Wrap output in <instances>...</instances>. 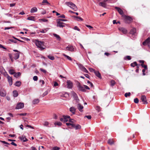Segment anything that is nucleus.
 <instances>
[{
    "instance_id": "35",
    "label": "nucleus",
    "mask_w": 150,
    "mask_h": 150,
    "mask_svg": "<svg viewBox=\"0 0 150 150\" xmlns=\"http://www.w3.org/2000/svg\"><path fill=\"white\" fill-rule=\"evenodd\" d=\"M48 28H47L44 29H42L40 30V32L42 33H45L48 30Z\"/></svg>"
},
{
    "instance_id": "5",
    "label": "nucleus",
    "mask_w": 150,
    "mask_h": 150,
    "mask_svg": "<svg viewBox=\"0 0 150 150\" xmlns=\"http://www.w3.org/2000/svg\"><path fill=\"white\" fill-rule=\"evenodd\" d=\"M141 99L144 104H146L148 103L146 97L145 95H142L141 97Z\"/></svg>"
},
{
    "instance_id": "36",
    "label": "nucleus",
    "mask_w": 150,
    "mask_h": 150,
    "mask_svg": "<svg viewBox=\"0 0 150 150\" xmlns=\"http://www.w3.org/2000/svg\"><path fill=\"white\" fill-rule=\"evenodd\" d=\"M48 58L50 59L53 60L54 59V57L53 56L49 55L47 56Z\"/></svg>"
},
{
    "instance_id": "22",
    "label": "nucleus",
    "mask_w": 150,
    "mask_h": 150,
    "mask_svg": "<svg viewBox=\"0 0 150 150\" xmlns=\"http://www.w3.org/2000/svg\"><path fill=\"white\" fill-rule=\"evenodd\" d=\"M53 35L55 37L57 40H61V38L59 35L55 33H53Z\"/></svg>"
},
{
    "instance_id": "56",
    "label": "nucleus",
    "mask_w": 150,
    "mask_h": 150,
    "mask_svg": "<svg viewBox=\"0 0 150 150\" xmlns=\"http://www.w3.org/2000/svg\"><path fill=\"white\" fill-rule=\"evenodd\" d=\"M64 96L66 97H67V98H68V97H69V93H66L64 95Z\"/></svg>"
},
{
    "instance_id": "25",
    "label": "nucleus",
    "mask_w": 150,
    "mask_h": 150,
    "mask_svg": "<svg viewBox=\"0 0 150 150\" xmlns=\"http://www.w3.org/2000/svg\"><path fill=\"white\" fill-rule=\"evenodd\" d=\"M105 2H101L99 3V5L100 6H102L104 8H105L106 7V4L105 3Z\"/></svg>"
},
{
    "instance_id": "63",
    "label": "nucleus",
    "mask_w": 150,
    "mask_h": 150,
    "mask_svg": "<svg viewBox=\"0 0 150 150\" xmlns=\"http://www.w3.org/2000/svg\"><path fill=\"white\" fill-rule=\"evenodd\" d=\"M5 14L7 16H9V17H12V15L11 14H10V13H5Z\"/></svg>"
},
{
    "instance_id": "4",
    "label": "nucleus",
    "mask_w": 150,
    "mask_h": 150,
    "mask_svg": "<svg viewBox=\"0 0 150 150\" xmlns=\"http://www.w3.org/2000/svg\"><path fill=\"white\" fill-rule=\"evenodd\" d=\"M24 106V103H22L20 102L17 103V104L16 105V106L15 108L16 109H21L23 108Z\"/></svg>"
},
{
    "instance_id": "47",
    "label": "nucleus",
    "mask_w": 150,
    "mask_h": 150,
    "mask_svg": "<svg viewBox=\"0 0 150 150\" xmlns=\"http://www.w3.org/2000/svg\"><path fill=\"white\" fill-rule=\"evenodd\" d=\"M74 100H75L77 103H78L79 100L78 98V96L74 98Z\"/></svg>"
},
{
    "instance_id": "3",
    "label": "nucleus",
    "mask_w": 150,
    "mask_h": 150,
    "mask_svg": "<svg viewBox=\"0 0 150 150\" xmlns=\"http://www.w3.org/2000/svg\"><path fill=\"white\" fill-rule=\"evenodd\" d=\"M143 45L144 46L148 45L150 47V38L149 37L147 38L143 43Z\"/></svg>"
},
{
    "instance_id": "48",
    "label": "nucleus",
    "mask_w": 150,
    "mask_h": 150,
    "mask_svg": "<svg viewBox=\"0 0 150 150\" xmlns=\"http://www.w3.org/2000/svg\"><path fill=\"white\" fill-rule=\"evenodd\" d=\"M131 95V93H130V92H129L128 93H126L125 94V96L126 97H127L128 96H130V95Z\"/></svg>"
},
{
    "instance_id": "14",
    "label": "nucleus",
    "mask_w": 150,
    "mask_h": 150,
    "mask_svg": "<svg viewBox=\"0 0 150 150\" xmlns=\"http://www.w3.org/2000/svg\"><path fill=\"white\" fill-rule=\"evenodd\" d=\"M60 120L62 122H67L68 120V119L66 117V116L63 115V118H61L60 119Z\"/></svg>"
},
{
    "instance_id": "17",
    "label": "nucleus",
    "mask_w": 150,
    "mask_h": 150,
    "mask_svg": "<svg viewBox=\"0 0 150 150\" xmlns=\"http://www.w3.org/2000/svg\"><path fill=\"white\" fill-rule=\"evenodd\" d=\"M6 92L4 90H2L0 91V95L1 96L4 97L6 95Z\"/></svg>"
},
{
    "instance_id": "29",
    "label": "nucleus",
    "mask_w": 150,
    "mask_h": 150,
    "mask_svg": "<svg viewBox=\"0 0 150 150\" xmlns=\"http://www.w3.org/2000/svg\"><path fill=\"white\" fill-rule=\"evenodd\" d=\"M35 18L34 16H31L28 17L27 18V19L28 20H30V21H34Z\"/></svg>"
},
{
    "instance_id": "27",
    "label": "nucleus",
    "mask_w": 150,
    "mask_h": 150,
    "mask_svg": "<svg viewBox=\"0 0 150 150\" xmlns=\"http://www.w3.org/2000/svg\"><path fill=\"white\" fill-rule=\"evenodd\" d=\"M13 95L14 97H17L18 95V91L16 90L14 91L13 92Z\"/></svg>"
},
{
    "instance_id": "7",
    "label": "nucleus",
    "mask_w": 150,
    "mask_h": 150,
    "mask_svg": "<svg viewBox=\"0 0 150 150\" xmlns=\"http://www.w3.org/2000/svg\"><path fill=\"white\" fill-rule=\"evenodd\" d=\"M57 26L59 27L60 28H63L65 26L64 25V23L61 21H57Z\"/></svg>"
},
{
    "instance_id": "15",
    "label": "nucleus",
    "mask_w": 150,
    "mask_h": 150,
    "mask_svg": "<svg viewBox=\"0 0 150 150\" xmlns=\"http://www.w3.org/2000/svg\"><path fill=\"white\" fill-rule=\"evenodd\" d=\"M115 8L117 11L120 15H122L123 14V11L120 8L117 7H115Z\"/></svg>"
},
{
    "instance_id": "51",
    "label": "nucleus",
    "mask_w": 150,
    "mask_h": 150,
    "mask_svg": "<svg viewBox=\"0 0 150 150\" xmlns=\"http://www.w3.org/2000/svg\"><path fill=\"white\" fill-rule=\"evenodd\" d=\"M40 70L45 74H46L47 72V71L46 70L43 69H42L40 68Z\"/></svg>"
},
{
    "instance_id": "21",
    "label": "nucleus",
    "mask_w": 150,
    "mask_h": 150,
    "mask_svg": "<svg viewBox=\"0 0 150 150\" xmlns=\"http://www.w3.org/2000/svg\"><path fill=\"white\" fill-rule=\"evenodd\" d=\"M40 100L39 99H35L33 101V104L35 105L39 103Z\"/></svg>"
},
{
    "instance_id": "52",
    "label": "nucleus",
    "mask_w": 150,
    "mask_h": 150,
    "mask_svg": "<svg viewBox=\"0 0 150 150\" xmlns=\"http://www.w3.org/2000/svg\"><path fill=\"white\" fill-rule=\"evenodd\" d=\"M33 79L34 81H37L38 80V77L37 76H35L33 77Z\"/></svg>"
},
{
    "instance_id": "55",
    "label": "nucleus",
    "mask_w": 150,
    "mask_h": 150,
    "mask_svg": "<svg viewBox=\"0 0 150 150\" xmlns=\"http://www.w3.org/2000/svg\"><path fill=\"white\" fill-rule=\"evenodd\" d=\"M0 142H1V143L5 144H9L7 143V142L4 141H0Z\"/></svg>"
},
{
    "instance_id": "41",
    "label": "nucleus",
    "mask_w": 150,
    "mask_h": 150,
    "mask_svg": "<svg viewBox=\"0 0 150 150\" xmlns=\"http://www.w3.org/2000/svg\"><path fill=\"white\" fill-rule=\"evenodd\" d=\"M74 17L78 19V21L80 20L82 21L83 20V19L80 17L78 16H74Z\"/></svg>"
},
{
    "instance_id": "45",
    "label": "nucleus",
    "mask_w": 150,
    "mask_h": 150,
    "mask_svg": "<svg viewBox=\"0 0 150 150\" xmlns=\"http://www.w3.org/2000/svg\"><path fill=\"white\" fill-rule=\"evenodd\" d=\"M81 70L85 73H88V71L86 69L85 67H84Z\"/></svg>"
},
{
    "instance_id": "23",
    "label": "nucleus",
    "mask_w": 150,
    "mask_h": 150,
    "mask_svg": "<svg viewBox=\"0 0 150 150\" xmlns=\"http://www.w3.org/2000/svg\"><path fill=\"white\" fill-rule=\"evenodd\" d=\"M136 28H133L130 31V33L132 35H134L136 32Z\"/></svg>"
},
{
    "instance_id": "12",
    "label": "nucleus",
    "mask_w": 150,
    "mask_h": 150,
    "mask_svg": "<svg viewBox=\"0 0 150 150\" xmlns=\"http://www.w3.org/2000/svg\"><path fill=\"white\" fill-rule=\"evenodd\" d=\"M10 86H11L13 83V80L12 78L9 76H8L6 78Z\"/></svg>"
},
{
    "instance_id": "60",
    "label": "nucleus",
    "mask_w": 150,
    "mask_h": 150,
    "mask_svg": "<svg viewBox=\"0 0 150 150\" xmlns=\"http://www.w3.org/2000/svg\"><path fill=\"white\" fill-rule=\"evenodd\" d=\"M86 26L88 28L90 29H91L93 28V27L91 25H86Z\"/></svg>"
},
{
    "instance_id": "43",
    "label": "nucleus",
    "mask_w": 150,
    "mask_h": 150,
    "mask_svg": "<svg viewBox=\"0 0 150 150\" xmlns=\"http://www.w3.org/2000/svg\"><path fill=\"white\" fill-rule=\"evenodd\" d=\"M141 65L142 67L144 68L145 69H147V66L146 65H144V63L142 64Z\"/></svg>"
},
{
    "instance_id": "8",
    "label": "nucleus",
    "mask_w": 150,
    "mask_h": 150,
    "mask_svg": "<svg viewBox=\"0 0 150 150\" xmlns=\"http://www.w3.org/2000/svg\"><path fill=\"white\" fill-rule=\"evenodd\" d=\"M77 107L78 109L80 112H82L83 111V107L80 103H78L77 104Z\"/></svg>"
},
{
    "instance_id": "10",
    "label": "nucleus",
    "mask_w": 150,
    "mask_h": 150,
    "mask_svg": "<svg viewBox=\"0 0 150 150\" xmlns=\"http://www.w3.org/2000/svg\"><path fill=\"white\" fill-rule=\"evenodd\" d=\"M119 30L124 34H126L127 32V30L125 28L123 27H120L119 28Z\"/></svg>"
},
{
    "instance_id": "18",
    "label": "nucleus",
    "mask_w": 150,
    "mask_h": 150,
    "mask_svg": "<svg viewBox=\"0 0 150 150\" xmlns=\"http://www.w3.org/2000/svg\"><path fill=\"white\" fill-rule=\"evenodd\" d=\"M14 58L16 60L19 58V55H20V52L16 53L14 54Z\"/></svg>"
},
{
    "instance_id": "19",
    "label": "nucleus",
    "mask_w": 150,
    "mask_h": 150,
    "mask_svg": "<svg viewBox=\"0 0 150 150\" xmlns=\"http://www.w3.org/2000/svg\"><path fill=\"white\" fill-rule=\"evenodd\" d=\"M94 73L100 79L101 78V76L100 73L98 71H96Z\"/></svg>"
},
{
    "instance_id": "59",
    "label": "nucleus",
    "mask_w": 150,
    "mask_h": 150,
    "mask_svg": "<svg viewBox=\"0 0 150 150\" xmlns=\"http://www.w3.org/2000/svg\"><path fill=\"white\" fill-rule=\"evenodd\" d=\"M69 12H70V13H73L75 14H76V15H78L79 14H78V13H77V12H75L73 11H70V10L69 11Z\"/></svg>"
},
{
    "instance_id": "24",
    "label": "nucleus",
    "mask_w": 150,
    "mask_h": 150,
    "mask_svg": "<svg viewBox=\"0 0 150 150\" xmlns=\"http://www.w3.org/2000/svg\"><path fill=\"white\" fill-rule=\"evenodd\" d=\"M110 85L112 86L113 87L116 83V82L113 80H112L110 82Z\"/></svg>"
},
{
    "instance_id": "54",
    "label": "nucleus",
    "mask_w": 150,
    "mask_h": 150,
    "mask_svg": "<svg viewBox=\"0 0 150 150\" xmlns=\"http://www.w3.org/2000/svg\"><path fill=\"white\" fill-rule=\"evenodd\" d=\"M84 117H86L88 119H90L91 118V115H86Z\"/></svg>"
},
{
    "instance_id": "57",
    "label": "nucleus",
    "mask_w": 150,
    "mask_h": 150,
    "mask_svg": "<svg viewBox=\"0 0 150 150\" xmlns=\"http://www.w3.org/2000/svg\"><path fill=\"white\" fill-rule=\"evenodd\" d=\"M40 20L43 22H46L48 21L47 20L45 19H42Z\"/></svg>"
},
{
    "instance_id": "64",
    "label": "nucleus",
    "mask_w": 150,
    "mask_h": 150,
    "mask_svg": "<svg viewBox=\"0 0 150 150\" xmlns=\"http://www.w3.org/2000/svg\"><path fill=\"white\" fill-rule=\"evenodd\" d=\"M43 11L41 12V14L42 15H44L46 13V11L45 10L42 9Z\"/></svg>"
},
{
    "instance_id": "46",
    "label": "nucleus",
    "mask_w": 150,
    "mask_h": 150,
    "mask_svg": "<svg viewBox=\"0 0 150 150\" xmlns=\"http://www.w3.org/2000/svg\"><path fill=\"white\" fill-rule=\"evenodd\" d=\"M139 100L138 98H136L134 99V102L136 103H138Z\"/></svg>"
},
{
    "instance_id": "16",
    "label": "nucleus",
    "mask_w": 150,
    "mask_h": 150,
    "mask_svg": "<svg viewBox=\"0 0 150 150\" xmlns=\"http://www.w3.org/2000/svg\"><path fill=\"white\" fill-rule=\"evenodd\" d=\"M19 138L23 142H25L28 140V139L25 138V136L24 135L19 137Z\"/></svg>"
},
{
    "instance_id": "62",
    "label": "nucleus",
    "mask_w": 150,
    "mask_h": 150,
    "mask_svg": "<svg viewBox=\"0 0 150 150\" xmlns=\"http://www.w3.org/2000/svg\"><path fill=\"white\" fill-rule=\"evenodd\" d=\"M10 41L11 42H13L14 43H16L17 42V41L13 39H10Z\"/></svg>"
},
{
    "instance_id": "11",
    "label": "nucleus",
    "mask_w": 150,
    "mask_h": 150,
    "mask_svg": "<svg viewBox=\"0 0 150 150\" xmlns=\"http://www.w3.org/2000/svg\"><path fill=\"white\" fill-rule=\"evenodd\" d=\"M67 88H71L73 86L72 83L70 81H68L67 82Z\"/></svg>"
},
{
    "instance_id": "37",
    "label": "nucleus",
    "mask_w": 150,
    "mask_h": 150,
    "mask_svg": "<svg viewBox=\"0 0 150 150\" xmlns=\"http://www.w3.org/2000/svg\"><path fill=\"white\" fill-rule=\"evenodd\" d=\"M81 128V126L79 124L75 125V128L76 130L80 129Z\"/></svg>"
},
{
    "instance_id": "61",
    "label": "nucleus",
    "mask_w": 150,
    "mask_h": 150,
    "mask_svg": "<svg viewBox=\"0 0 150 150\" xmlns=\"http://www.w3.org/2000/svg\"><path fill=\"white\" fill-rule=\"evenodd\" d=\"M58 17L61 18H66L65 15H64V14H62V15H60V16H58Z\"/></svg>"
},
{
    "instance_id": "20",
    "label": "nucleus",
    "mask_w": 150,
    "mask_h": 150,
    "mask_svg": "<svg viewBox=\"0 0 150 150\" xmlns=\"http://www.w3.org/2000/svg\"><path fill=\"white\" fill-rule=\"evenodd\" d=\"M38 11V9L37 8L35 7L32 8L30 10V12L31 13H34L37 12Z\"/></svg>"
},
{
    "instance_id": "30",
    "label": "nucleus",
    "mask_w": 150,
    "mask_h": 150,
    "mask_svg": "<svg viewBox=\"0 0 150 150\" xmlns=\"http://www.w3.org/2000/svg\"><path fill=\"white\" fill-rule=\"evenodd\" d=\"M21 82L20 81H16L15 83V85L16 86L19 87L20 86L21 84Z\"/></svg>"
},
{
    "instance_id": "50",
    "label": "nucleus",
    "mask_w": 150,
    "mask_h": 150,
    "mask_svg": "<svg viewBox=\"0 0 150 150\" xmlns=\"http://www.w3.org/2000/svg\"><path fill=\"white\" fill-rule=\"evenodd\" d=\"M49 123L48 122H44V123H43V125L44 126H48V127H49V126H48L49 125Z\"/></svg>"
},
{
    "instance_id": "42",
    "label": "nucleus",
    "mask_w": 150,
    "mask_h": 150,
    "mask_svg": "<svg viewBox=\"0 0 150 150\" xmlns=\"http://www.w3.org/2000/svg\"><path fill=\"white\" fill-rule=\"evenodd\" d=\"M50 90L49 89L47 90L43 94V95L44 96L46 95H47L48 93L49 92Z\"/></svg>"
},
{
    "instance_id": "40",
    "label": "nucleus",
    "mask_w": 150,
    "mask_h": 150,
    "mask_svg": "<svg viewBox=\"0 0 150 150\" xmlns=\"http://www.w3.org/2000/svg\"><path fill=\"white\" fill-rule=\"evenodd\" d=\"M77 65L79 67V68L82 70L83 69V68L84 67L83 65H82L81 64H77Z\"/></svg>"
},
{
    "instance_id": "31",
    "label": "nucleus",
    "mask_w": 150,
    "mask_h": 150,
    "mask_svg": "<svg viewBox=\"0 0 150 150\" xmlns=\"http://www.w3.org/2000/svg\"><path fill=\"white\" fill-rule=\"evenodd\" d=\"M21 75V73L20 72L16 73L14 74V76L16 78H18Z\"/></svg>"
},
{
    "instance_id": "1",
    "label": "nucleus",
    "mask_w": 150,
    "mask_h": 150,
    "mask_svg": "<svg viewBox=\"0 0 150 150\" xmlns=\"http://www.w3.org/2000/svg\"><path fill=\"white\" fill-rule=\"evenodd\" d=\"M33 42L35 44L37 47L39 48L41 50H43L45 48L44 42L39 41L38 40H34Z\"/></svg>"
},
{
    "instance_id": "44",
    "label": "nucleus",
    "mask_w": 150,
    "mask_h": 150,
    "mask_svg": "<svg viewBox=\"0 0 150 150\" xmlns=\"http://www.w3.org/2000/svg\"><path fill=\"white\" fill-rule=\"evenodd\" d=\"M4 72L3 73L4 75L5 76H6V77H7L8 76H9V75L7 74V72H6L4 70ZM1 73L2 74V73L1 72Z\"/></svg>"
},
{
    "instance_id": "38",
    "label": "nucleus",
    "mask_w": 150,
    "mask_h": 150,
    "mask_svg": "<svg viewBox=\"0 0 150 150\" xmlns=\"http://www.w3.org/2000/svg\"><path fill=\"white\" fill-rule=\"evenodd\" d=\"M131 59V57L129 56H127L126 57H125L124 58V59L125 60H130Z\"/></svg>"
},
{
    "instance_id": "53",
    "label": "nucleus",
    "mask_w": 150,
    "mask_h": 150,
    "mask_svg": "<svg viewBox=\"0 0 150 150\" xmlns=\"http://www.w3.org/2000/svg\"><path fill=\"white\" fill-rule=\"evenodd\" d=\"M73 29L75 30H76L78 31H80V29L78 28L77 26H75Z\"/></svg>"
},
{
    "instance_id": "28",
    "label": "nucleus",
    "mask_w": 150,
    "mask_h": 150,
    "mask_svg": "<svg viewBox=\"0 0 150 150\" xmlns=\"http://www.w3.org/2000/svg\"><path fill=\"white\" fill-rule=\"evenodd\" d=\"M108 143L109 144L112 145L114 144V142L112 139H110L108 140Z\"/></svg>"
},
{
    "instance_id": "26",
    "label": "nucleus",
    "mask_w": 150,
    "mask_h": 150,
    "mask_svg": "<svg viewBox=\"0 0 150 150\" xmlns=\"http://www.w3.org/2000/svg\"><path fill=\"white\" fill-rule=\"evenodd\" d=\"M62 55L63 56H64L65 57L67 58L69 60L71 61L72 60V59L69 56L63 53Z\"/></svg>"
},
{
    "instance_id": "33",
    "label": "nucleus",
    "mask_w": 150,
    "mask_h": 150,
    "mask_svg": "<svg viewBox=\"0 0 150 150\" xmlns=\"http://www.w3.org/2000/svg\"><path fill=\"white\" fill-rule=\"evenodd\" d=\"M9 73L11 75L14 74L15 72L13 69H10L8 71Z\"/></svg>"
},
{
    "instance_id": "58",
    "label": "nucleus",
    "mask_w": 150,
    "mask_h": 150,
    "mask_svg": "<svg viewBox=\"0 0 150 150\" xmlns=\"http://www.w3.org/2000/svg\"><path fill=\"white\" fill-rule=\"evenodd\" d=\"M42 3H46L47 4H50V3L47 1V0H43L42 2Z\"/></svg>"
},
{
    "instance_id": "49",
    "label": "nucleus",
    "mask_w": 150,
    "mask_h": 150,
    "mask_svg": "<svg viewBox=\"0 0 150 150\" xmlns=\"http://www.w3.org/2000/svg\"><path fill=\"white\" fill-rule=\"evenodd\" d=\"M89 70L91 72H94V73H95V72L96 71L95 69L91 68H89Z\"/></svg>"
},
{
    "instance_id": "2",
    "label": "nucleus",
    "mask_w": 150,
    "mask_h": 150,
    "mask_svg": "<svg viewBox=\"0 0 150 150\" xmlns=\"http://www.w3.org/2000/svg\"><path fill=\"white\" fill-rule=\"evenodd\" d=\"M65 4L69 6L74 11H76L77 10V8L76 5L71 2H66Z\"/></svg>"
},
{
    "instance_id": "6",
    "label": "nucleus",
    "mask_w": 150,
    "mask_h": 150,
    "mask_svg": "<svg viewBox=\"0 0 150 150\" xmlns=\"http://www.w3.org/2000/svg\"><path fill=\"white\" fill-rule=\"evenodd\" d=\"M77 87L78 90L80 91L83 92H85L86 91V90L84 88V86H81L80 84L78 85Z\"/></svg>"
},
{
    "instance_id": "39",
    "label": "nucleus",
    "mask_w": 150,
    "mask_h": 150,
    "mask_svg": "<svg viewBox=\"0 0 150 150\" xmlns=\"http://www.w3.org/2000/svg\"><path fill=\"white\" fill-rule=\"evenodd\" d=\"M54 124L55 125H57L58 126H60L62 125V123L59 122H57L54 123Z\"/></svg>"
},
{
    "instance_id": "9",
    "label": "nucleus",
    "mask_w": 150,
    "mask_h": 150,
    "mask_svg": "<svg viewBox=\"0 0 150 150\" xmlns=\"http://www.w3.org/2000/svg\"><path fill=\"white\" fill-rule=\"evenodd\" d=\"M76 110V108L74 107H71L69 108V111L72 113V115L75 114Z\"/></svg>"
},
{
    "instance_id": "13",
    "label": "nucleus",
    "mask_w": 150,
    "mask_h": 150,
    "mask_svg": "<svg viewBox=\"0 0 150 150\" xmlns=\"http://www.w3.org/2000/svg\"><path fill=\"white\" fill-rule=\"evenodd\" d=\"M66 50H68L71 51H73L74 50V48L72 46H69L65 48Z\"/></svg>"
},
{
    "instance_id": "34",
    "label": "nucleus",
    "mask_w": 150,
    "mask_h": 150,
    "mask_svg": "<svg viewBox=\"0 0 150 150\" xmlns=\"http://www.w3.org/2000/svg\"><path fill=\"white\" fill-rule=\"evenodd\" d=\"M125 19L129 21H131L132 20V18L129 16H125Z\"/></svg>"
},
{
    "instance_id": "32",
    "label": "nucleus",
    "mask_w": 150,
    "mask_h": 150,
    "mask_svg": "<svg viewBox=\"0 0 150 150\" xmlns=\"http://www.w3.org/2000/svg\"><path fill=\"white\" fill-rule=\"evenodd\" d=\"M130 65L131 67H134L135 66H137L138 65L136 62H134L133 63H131Z\"/></svg>"
}]
</instances>
